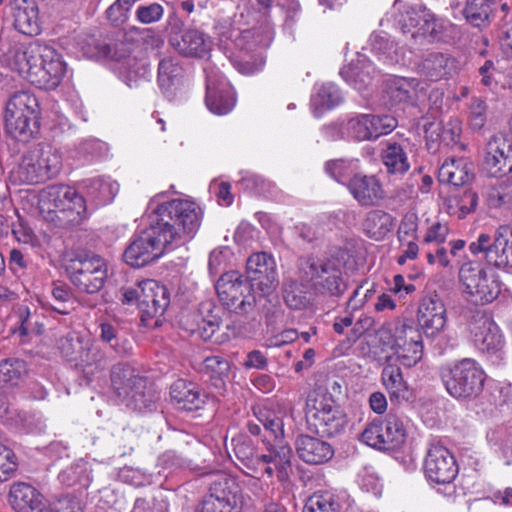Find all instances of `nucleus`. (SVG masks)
I'll list each match as a JSON object with an SVG mask.
<instances>
[{
  "instance_id": "obj_1",
  "label": "nucleus",
  "mask_w": 512,
  "mask_h": 512,
  "mask_svg": "<svg viewBox=\"0 0 512 512\" xmlns=\"http://www.w3.org/2000/svg\"><path fill=\"white\" fill-rule=\"evenodd\" d=\"M150 219L149 226L132 237L123 253L131 267H144L191 240L201 225L202 211L195 202L173 199L159 204Z\"/></svg>"
},
{
  "instance_id": "obj_2",
  "label": "nucleus",
  "mask_w": 512,
  "mask_h": 512,
  "mask_svg": "<svg viewBox=\"0 0 512 512\" xmlns=\"http://www.w3.org/2000/svg\"><path fill=\"white\" fill-rule=\"evenodd\" d=\"M253 436L261 437L268 453L258 454L252 440L244 434L232 438L236 464L245 474L252 475L264 463H274L276 468L286 470L291 466L293 451L285 435L284 419L273 412L260 413L256 421L247 423Z\"/></svg>"
},
{
  "instance_id": "obj_3",
  "label": "nucleus",
  "mask_w": 512,
  "mask_h": 512,
  "mask_svg": "<svg viewBox=\"0 0 512 512\" xmlns=\"http://www.w3.org/2000/svg\"><path fill=\"white\" fill-rule=\"evenodd\" d=\"M0 53L12 58L19 74L40 89H55L66 71L61 55L37 41L17 43L9 34L0 35Z\"/></svg>"
},
{
  "instance_id": "obj_4",
  "label": "nucleus",
  "mask_w": 512,
  "mask_h": 512,
  "mask_svg": "<svg viewBox=\"0 0 512 512\" xmlns=\"http://www.w3.org/2000/svg\"><path fill=\"white\" fill-rule=\"evenodd\" d=\"M6 131L17 141L27 143L40 130V106L35 95L17 91L8 100L5 109Z\"/></svg>"
},
{
  "instance_id": "obj_5",
  "label": "nucleus",
  "mask_w": 512,
  "mask_h": 512,
  "mask_svg": "<svg viewBox=\"0 0 512 512\" xmlns=\"http://www.w3.org/2000/svg\"><path fill=\"white\" fill-rule=\"evenodd\" d=\"M111 386L118 399L134 410L152 411L158 395L147 387L146 378L140 376L127 363L115 364L111 369Z\"/></svg>"
},
{
  "instance_id": "obj_6",
  "label": "nucleus",
  "mask_w": 512,
  "mask_h": 512,
  "mask_svg": "<svg viewBox=\"0 0 512 512\" xmlns=\"http://www.w3.org/2000/svg\"><path fill=\"white\" fill-rule=\"evenodd\" d=\"M381 25L401 32H443L450 23L422 3L407 4L395 0L391 12L381 20Z\"/></svg>"
},
{
  "instance_id": "obj_7",
  "label": "nucleus",
  "mask_w": 512,
  "mask_h": 512,
  "mask_svg": "<svg viewBox=\"0 0 512 512\" xmlns=\"http://www.w3.org/2000/svg\"><path fill=\"white\" fill-rule=\"evenodd\" d=\"M297 266L318 295L339 298L348 288L340 261L336 258H318L312 255L300 257Z\"/></svg>"
},
{
  "instance_id": "obj_8",
  "label": "nucleus",
  "mask_w": 512,
  "mask_h": 512,
  "mask_svg": "<svg viewBox=\"0 0 512 512\" xmlns=\"http://www.w3.org/2000/svg\"><path fill=\"white\" fill-rule=\"evenodd\" d=\"M305 417L309 428L321 437L339 435L348 424L343 408L335 402L331 394L321 390L309 393Z\"/></svg>"
},
{
  "instance_id": "obj_9",
  "label": "nucleus",
  "mask_w": 512,
  "mask_h": 512,
  "mask_svg": "<svg viewBox=\"0 0 512 512\" xmlns=\"http://www.w3.org/2000/svg\"><path fill=\"white\" fill-rule=\"evenodd\" d=\"M62 166L61 152L50 144L39 143L22 156L13 175L21 183L39 184L55 178Z\"/></svg>"
},
{
  "instance_id": "obj_10",
  "label": "nucleus",
  "mask_w": 512,
  "mask_h": 512,
  "mask_svg": "<svg viewBox=\"0 0 512 512\" xmlns=\"http://www.w3.org/2000/svg\"><path fill=\"white\" fill-rule=\"evenodd\" d=\"M440 377L446 391L455 399L471 400L480 395L485 372L472 358H463L441 367Z\"/></svg>"
},
{
  "instance_id": "obj_11",
  "label": "nucleus",
  "mask_w": 512,
  "mask_h": 512,
  "mask_svg": "<svg viewBox=\"0 0 512 512\" xmlns=\"http://www.w3.org/2000/svg\"><path fill=\"white\" fill-rule=\"evenodd\" d=\"M71 283L81 292L98 293L104 286L108 269L106 261L90 251H77L65 263Z\"/></svg>"
},
{
  "instance_id": "obj_12",
  "label": "nucleus",
  "mask_w": 512,
  "mask_h": 512,
  "mask_svg": "<svg viewBox=\"0 0 512 512\" xmlns=\"http://www.w3.org/2000/svg\"><path fill=\"white\" fill-rule=\"evenodd\" d=\"M465 299L475 305L493 302L501 292V281L494 273L488 274L479 262L464 263L459 270Z\"/></svg>"
},
{
  "instance_id": "obj_13",
  "label": "nucleus",
  "mask_w": 512,
  "mask_h": 512,
  "mask_svg": "<svg viewBox=\"0 0 512 512\" xmlns=\"http://www.w3.org/2000/svg\"><path fill=\"white\" fill-rule=\"evenodd\" d=\"M215 288L222 304L239 315L250 314L257 302L266 301L263 295L256 297L252 284L243 280L237 271L221 275Z\"/></svg>"
},
{
  "instance_id": "obj_14",
  "label": "nucleus",
  "mask_w": 512,
  "mask_h": 512,
  "mask_svg": "<svg viewBox=\"0 0 512 512\" xmlns=\"http://www.w3.org/2000/svg\"><path fill=\"white\" fill-rule=\"evenodd\" d=\"M469 250L473 255L483 254L489 265L512 268V230L507 226H500L493 235L480 233L470 243Z\"/></svg>"
},
{
  "instance_id": "obj_15",
  "label": "nucleus",
  "mask_w": 512,
  "mask_h": 512,
  "mask_svg": "<svg viewBox=\"0 0 512 512\" xmlns=\"http://www.w3.org/2000/svg\"><path fill=\"white\" fill-rule=\"evenodd\" d=\"M480 171L489 178L512 173V139L501 133L491 136L483 149Z\"/></svg>"
},
{
  "instance_id": "obj_16",
  "label": "nucleus",
  "mask_w": 512,
  "mask_h": 512,
  "mask_svg": "<svg viewBox=\"0 0 512 512\" xmlns=\"http://www.w3.org/2000/svg\"><path fill=\"white\" fill-rule=\"evenodd\" d=\"M131 43V39L111 40L108 35L103 34H80L77 39V45L83 56L89 59H109L116 62L126 57L130 51L127 45Z\"/></svg>"
},
{
  "instance_id": "obj_17",
  "label": "nucleus",
  "mask_w": 512,
  "mask_h": 512,
  "mask_svg": "<svg viewBox=\"0 0 512 512\" xmlns=\"http://www.w3.org/2000/svg\"><path fill=\"white\" fill-rule=\"evenodd\" d=\"M169 304L170 291L165 285L152 279L142 281L140 315L144 326H160V317L163 316Z\"/></svg>"
},
{
  "instance_id": "obj_18",
  "label": "nucleus",
  "mask_w": 512,
  "mask_h": 512,
  "mask_svg": "<svg viewBox=\"0 0 512 512\" xmlns=\"http://www.w3.org/2000/svg\"><path fill=\"white\" fill-rule=\"evenodd\" d=\"M459 468L454 455L444 446L431 445L424 460V474L430 483L450 485Z\"/></svg>"
},
{
  "instance_id": "obj_19",
  "label": "nucleus",
  "mask_w": 512,
  "mask_h": 512,
  "mask_svg": "<svg viewBox=\"0 0 512 512\" xmlns=\"http://www.w3.org/2000/svg\"><path fill=\"white\" fill-rule=\"evenodd\" d=\"M397 124L396 118L388 114H361L348 120L346 130L356 140L372 141L392 132Z\"/></svg>"
},
{
  "instance_id": "obj_20",
  "label": "nucleus",
  "mask_w": 512,
  "mask_h": 512,
  "mask_svg": "<svg viewBox=\"0 0 512 512\" xmlns=\"http://www.w3.org/2000/svg\"><path fill=\"white\" fill-rule=\"evenodd\" d=\"M205 72L207 108L217 115L229 113L235 105V96L231 85L217 69L207 67Z\"/></svg>"
},
{
  "instance_id": "obj_21",
  "label": "nucleus",
  "mask_w": 512,
  "mask_h": 512,
  "mask_svg": "<svg viewBox=\"0 0 512 512\" xmlns=\"http://www.w3.org/2000/svg\"><path fill=\"white\" fill-rule=\"evenodd\" d=\"M246 281L256 285L262 294H269L278 285L276 263L266 252L252 254L246 263Z\"/></svg>"
},
{
  "instance_id": "obj_22",
  "label": "nucleus",
  "mask_w": 512,
  "mask_h": 512,
  "mask_svg": "<svg viewBox=\"0 0 512 512\" xmlns=\"http://www.w3.org/2000/svg\"><path fill=\"white\" fill-rule=\"evenodd\" d=\"M417 320L427 337H435L444 330L447 323V311L437 293H429L421 299Z\"/></svg>"
},
{
  "instance_id": "obj_23",
  "label": "nucleus",
  "mask_w": 512,
  "mask_h": 512,
  "mask_svg": "<svg viewBox=\"0 0 512 512\" xmlns=\"http://www.w3.org/2000/svg\"><path fill=\"white\" fill-rule=\"evenodd\" d=\"M62 208L54 210V214L46 216V221L60 229H72L80 225L87 218L86 201L75 190L73 197L67 198Z\"/></svg>"
},
{
  "instance_id": "obj_24",
  "label": "nucleus",
  "mask_w": 512,
  "mask_h": 512,
  "mask_svg": "<svg viewBox=\"0 0 512 512\" xmlns=\"http://www.w3.org/2000/svg\"><path fill=\"white\" fill-rule=\"evenodd\" d=\"M416 71L421 77L436 82L452 77L457 72V62L448 54L429 53L417 63Z\"/></svg>"
},
{
  "instance_id": "obj_25",
  "label": "nucleus",
  "mask_w": 512,
  "mask_h": 512,
  "mask_svg": "<svg viewBox=\"0 0 512 512\" xmlns=\"http://www.w3.org/2000/svg\"><path fill=\"white\" fill-rule=\"evenodd\" d=\"M168 42L179 55L187 58L206 59L212 48L205 34H168Z\"/></svg>"
},
{
  "instance_id": "obj_26",
  "label": "nucleus",
  "mask_w": 512,
  "mask_h": 512,
  "mask_svg": "<svg viewBox=\"0 0 512 512\" xmlns=\"http://www.w3.org/2000/svg\"><path fill=\"white\" fill-rule=\"evenodd\" d=\"M348 189L361 206L377 205L385 196L380 181L374 175H354L348 182Z\"/></svg>"
},
{
  "instance_id": "obj_27",
  "label": "nucleus",
  "mask_w": 512,
  "mask_h": 512,
  "mask_svg": "<svg viewBox=\"0 0 512 512\" xmlns=\"http://www.w3.org/2000/svg\"><path fill=\"white\" fill-rule=\"evenodd\" d=\"M295 446L299 458L311 465L324 464L334 455V449L330 443L310 435H299Z\"/></svg>"
},
{
  "instance_id": "obj_28",
  "label": "nucleus",
  "mask_w": 512,
  "mask_h": 512,
  "mask_svg": "<svg viewBox=\"0 0 512 512\" xmlns=\"http://www.w3.org/2000/svg\"><path fill=\"white\" fill-rule=\"evenodd\" d=\"M381 382L392 404L401 405L413 401V390L404 380L401 368L397 364L389 363L383 367Z\"/></svg>"
},
{
  "instance_id": "obj_29",
  "label": "nucleus",
  "mask_w": 512,
  "mask_h": 512,
  "mask_svg": "<svg viewBox=\"0 0 512 512\" xmlns=\"http://www.w3.org/2000/svg\"><path fill=\"white\" fill-rule=\"evenodd\" d=\"M473 340L475 346L483 353L501 357L504 339L500 328L492 320L484 318L479 322L473 330Z\"/></svg>"
},
{
  "instance_id": "obj_30",
  "label": "nucleus",
  "mask_w": 512,
  "mask_h": 512,
  "mask_svg": "<svg viewBox=\"0 0 512 512\" xmlns=\"http://www.w3.org/2000/svg\"><path fill=\"white\" fill-rule=\"evenodd\" d=\"M199 312L201 314V339L213 344H222L228 341L229 337L225 333H219L222 324L223 309L215 305L212 301L200 303Z\"/></svg>"
},
{
  "instance_id": "obj_31",
  "label": "nucleus",
  "mask_w": 512,
  "mask_h": 512,
  "mask_svg": "<svg viewBox=\"0 0 512 512\" xmlns=\"http://www.w3.org/2000/svg\"><path fill=\"white\" fill-rule=\"evenodd\" d=\"M222 505L221 508L237 510L240 497V487L236 480L227 474H218L214 477L209 486V493L206 495Z\"/></svg>"
},
{
  "instance_id": "obj_32",
  "label": "nucleus",
  "mask_w": 512,
  "mask_h": 512,
  "mask_svg": "<svg viewBox=\"0 0 512 512\" xmlns=\"http://www.w3.org/2000/svg\"><path fill=\"white\" fill-rule=\"evenodd\" d=\"M170 397L178 409L186 411L198 410L205 403L198 385L185 379H178L171 385Z\"/></svg>"
},
{
  "instance_id": "obj_33",
  "label": "nucleus",
  "mask_w": 512,
  "mask_h": 512,
  "mask_svg": "<svg viewBox=\"0 0 512 512\" xmlns=\"http://www.w3.org/2000/svg\"><path fill=\"white\" fill-rule=\"evenodd\" d=\"M7 500L15 512H33L41 504L40 493L25 482L13 483L10 486Z\"/></svg>"
},
{
  "instance_id": "obj_34",
  "label": "nucleus",
  "mask_w": 512,
  "mask_h": 512,
  "mask_svg": "<svg viewBox=\"0 0 512 512\" xmlns=\"http://www.w3.org/2000/svg\"><path fill=\"white\" fill-rule=\"evenodd\" d=\"M74 195L75 189L70 186L64 184L47 186L42 190L39 199V209L43 218L46 220V216L54 214V210L62 208L63 202Z\"/></svg>"
},
{
  "instance_id": "obj_35",
  "label": "nucleus",
  "mask_w": 512,
  "mask_h": 512,
  "mask_svg": "<svg viewBox=\"0 0 512 512\" xmlns=\"http://www.w3.org/2000/svg\"><path fill=\"white\" fill-rule=\"evenodd\" d=\"M474 178L471 163L463 159L445 162L439 169V181L454 186H464Z\"/></svg>"
},
{
  "instance_id": "obj_36",
  "label": "nucleus",
  "mask_w": 512,
  "mask_h": 512,
  "mask_svg": "<svg viewBox=\"0 0 512 512\" xmlns=\"http://www.w3.org/2000/svg\"><path fill=\"white\" fill-rule=\"evenodd\" d=\"M184 75V69L179 61L168 57L160 60L158 64V84L161 90L169 94L180 85Z\"/></svg>"
},
{
  "instance_id": "obj_37",
  "label": "nucleus",
  "mask_w": 512,
  "mask_h": 512,
  "mask_svg": "<svg viewBox=\"0 0 512 512\" xmlns=\"http://www.w3.org/2000/svg\"><path fill=\"white\" fill-rule=\"evenodd\" d=\"M282 296L285 304L292 310H303L311 304L306 285L293 278L283 281Z\"/></svg>"
},
{
  "instance_id": "obj_38",
  "label": "nucleus",
  "mask_w": 512,
  "mask_h": 512,
  "mask_svg": "<svg viewBox=\"0 0 512 512\" xmlns=\"http://www.w3.org/2000/svg\"><path fill=\"white\" fill-rule=\"evenodd\" d=\"M381 159L389 174L403 175L410 168L407 153L396 142L387 143L381 152Z\"/></svg>"
},
{
  "instance_id": "obj_39",
  "label": "nucleus",
  "mask_w": 512,
  "mask_h": 512,
  "mask_svg": "<svg viewBox=\"0 0 512 512\" xmlns=\"http://www.w3.org/2000/svg\"><path fill=\"white\" fill-rule=\"evenodd\" d=\"M394 226V218L382 210H372L367 213L363 222V229L366 234L374 239H383Z\"/></svg>"
},
{
  "instance_id": "obj_40",
  "label": "nucleus",
  "mask_w": 512,
  "mask_h": 512,
  "mask_svg": "<svg viewBox=\"0 0 512 512\" xmlns=\"http://www.w3.org/2000/svg\"><path fill=\"white\" fill-rule=\"evenodd\" d=\"M122 40L131 39L132 43L128 44L127 47L130 51L126 56L131 55L137 59H141L146 55L149 50L159 48L163 43L164 39L161 34H118Z\"/></svg>"
},
{
  "instance_id": "obj_41",
  "label": "nucleus",
  "mask_w": 512,
  "mask_h": 512,
  "mask_svg": "<svg viewBox=\"0 0 512 512\" xmlns=\"http://www.w3.org/2000/svg\"><path fill=\"white\" fill-rule=\"evenodd\" d=\"M342 101L341 93L338 87L333 83H324L320 86L317 93L311 98V105L314 108L316 116L323 111L334 108Z\"/></svg>"
},
{
  "instance_id": "obj_42",
  "label": "nucleus",
  "mask_w": 512,
  "mask_h": 512,
  "mask_svg": "<svg viewBox=\"0 0 512 512\" xmlns=\"http://www.w3.org/2000/svg\"><path fill=\"white\" fill-rule=\"evenodd\" d=\"M386 435V420L377 417L366 425L360 435V440L372 448L381 451H390L391 448H388L386 444Z\"/></svg>"
},
{
  "instance_id": "obj_43",
  "label": "nucleus",
  "mask_w": 512,
  "mask_h": 512,
  "mask_svg": "<svg viewBox=\"0 0 512 512\" xmlns=\"http://www.w3.org/2000/svg\"><path fill=\"white\" fill-rule=\"evenodd\" d=\"M418 84L416 79L398 78L388 82L383 91V97L386 104L391 106L407 102L411 99L409 88Z\"/></svg>"
},
{
  "instance_id": "obj_44",
  "label": "nucleus",
  "mask_w": 512,
  "mask_h": 512,
  "mask_svg": "<svg viewBox=\"0 0 512 512\" xmlns=\"http://www.w3.org/2000/svg\"><path fill=\"white\" fill-rule=\"evenodd\" d=\"M27 373V364L18 358H7L0 361V385L17 386Z\"/></svg>"
},
{
  "instance_id": "obj_45",
  "label": "nucleus",
  "mask_w": 512,
  "mask_h": 512,
  "mask_svg": "<svg viewBox=\"0 0 512 512\" xmlns=\"http://www.w3.org/2000/svg\"><path fill=\"white\" fill-rule=\"evenodd\" d=\"M372 49L384 56L391 64H398L404 60V49L386 35L375 34L371 41Z\"/></svg>"
},
{
  "instance_id": "obj_46",
  "label": "nucleus",
  "mask_w": 512,
  "mask_h": 512,
  "mask_svg": "<svg viewBox=\"0 0 512 512\" xmlns=\"http://www.w3.org/2000/svg\"><path fill=\"white\" fill-rule=\"evenodd\" d=\"M202 371L216 387H219L229 375L230 363L221 355L209 356L203 361Z\"/></svg>"
},
{
  "instance_id": "obj_47",
  "label": "nucleus",
  "mask_w": 512,
  "mask_h": 512,
  "mask_svg": "<svg viewBox=\"0 0 512 512\" xmlns=\"http://www.w3.org/2000/svg\"><path fill=\"white\" fill-rule=\"evenodd\" d=\"M390 324L392 325L396 348L422 341L420 332L409 321L396 320Z\"/></svg>"
},
{
  "instance_id": "obj_48",
  "label": "nucleus",
  "mask_w": 512,
  "mask_h": 512,
  "mask_svg": "<svg viewBox=\"0 0 512 512\" xmlns=\"http://www.w3.org/2000/svg\"><path fill=\"white\" fill-rule=\"evenodd\" d=\"M466 19L475 27H482L491 13L490 0H467L465 7Z\"/></svg>"
},
{
  "instance_id": "obj_49",
  "label": "nucleus",
  "mask_w": 512,
  "mask_h": 512,
  "mask_svg": "<svg viewBox=\"0 0 512 512\" xmlns=\"http://www.w3.org/2000/svg\"><path fill=\"white\" fill-rule=\"evenodd\" d=\"M89 195L93 196L100 204L111 202L118 192V185L104 178H95L87 185Z\"/></svg>"
},
{
  "instance_id": "obj_50",
  "label": "nucleus",
  "mask_w": 512,
  "mask_h": 512,
  "mask_svg": "<svg viewBox=\"0 0 512 512\" xmlns=\"http://www.w3.org/2000/svg\"><path fill=\"white\" fill-rule=\"evenodd\" d=\"M139 59L128 55L120 61L119 76L129 86L137 84L138 80L144 75L145 67L140 65Z\"/></svg>"
},
{
  "instance_id": "obj_51",
  "label": "nucleus",
  "mask_w": 512,
  "mask_h": 512,
  "mask_svg": "<svg viewBox=\"0 0 512 512\" xmlns=\"http://www.w3.org/2000/svg\"><path fill=\"white\" fill-rule=\"evenodd\" d=\"M386 444L391 450L399 449L405 442L406 430L403 422L395 415L389 414L386 418Z\"/></svg>"
},
{
  "instance_id": "obj_52",
  "label": "nucleus",
  "mask_w": 512,
  "mask_h": 512,
  "mask_svg": "<svg viewBox=\"0 0 512 512\" xmlns=\"http://www.w3.org/2000/svg\"><path fill=\"white\" fill-rule=\"evenodd\" d=\"M302 512H339V504L329 493H315L307 499Z\"/></svg>"
},
{
  "instance_id": "obj_53",
  "label": "nucleus",
  "mask_w": 512,
  "mask_h": 512,
  "mask_svg": "<svg viewBox=\"0 0 512 512\" xmlns=\"http://www.w3.org/2000/svg\"><path fill=\"white\" fill-rule=\"evenodd\" d=\"M77 363L84 367L95 366L96 369H101L106 363L104 352L98 344L86 340Z\"/></svg>"
},
{
  "instance_id": "obj_54",
  "label": "nucleus",
  "mask_w": 512,
  "mask_h": 512,
  "mask_svg": "<svg viewBox=\"0 0 512 512\" xmlns=\"http://www.w3.org/2000/svg\"><path fill=\"white\" fill-rule=\"evenodd\" d=\"M85 341L76 333H68L66 336L60 338L58 347L69 361L79 359L80 351L84 348Z\"/></svg>"
},
{
  "instance_id": "obj_55",
  "label": "nucleus",
  "mask_w": 512,
  "mask_h": 512,
  "mask_svg": "<svg viewBox=\"0 0 512 512\" xmlns=\"http://www.w3.org/2000/svg\"><path fill=\"white\" fill-rule=\"evenodd\" d=\"M394 354L397 356V360L400 362L401 365L405 367H413L422 358L423 343L422 341H420L401 348H396Z\"/></svg>"
},
{
  "instance_id": "obj_56",
  "label": "nucleus",
  "mask_w": 512,
  "mask_h": 512,
  "mask_svg": "<svg viewBox=\"0 0 512 512\" xmlns=\"http://www.w3.org/2000/svg\"><path fill=\"white\" fill-rule=\"evenodd\" d=\"M487 120V104L485 101L474 98L470 105L469 126L473 131H480Z\"/></svg>"
},
{
  "instance_id": "obj_57",
  "label": "nucleus",
  "mask_w": 512,
  "mask_h": 512,
  "mask_svg": "<svg viewBox=\"0 0 512 512\" xmlns=\"http://www.w3.org/2000/svg\"><path fill=\"white\" fill-rule=\"evenodd\" d=\"M199 308L197 310H184L179 316V325L191 335L201 338L202 323Z\"/></svg>"
},
{
  "instance_id": "obj_58",
  "label": "nucleus",
  "mask_w": 512,
  "mask_h": 512,
  "mask_svg": "<svg viewBox=\"0 0 512 512\" xmlns=\"http://www.w3.org/2000/svg\"><path fill=\"white\" fill-rule=\"evenodd\" d=\"M16 469L14 452L0 443V482L8 480Z\"/></svg>"
},
{
  "instance_id": "obj_59",
  "label": "nucleus",
  "mask_w": 512,
  "mask_h": 512,
  "mask_svg": "<svg viewBox=\"0 0 512 512\" xmlns=\"http://www.w3.org/2000/svg\"><path fill=\"white\" fill-rule=\"evenodd\" d=\"M436 133L437 139L446 146L455 145L460 139L461 128L451 122L446 125L438 124L431 134ZM432 137V135H430Z\"/></svg>"
},
{
  "instance_id": "obj_60",
  "label": "nucleus",
  "mask_w": 512,
  "mask_h": 512,
  "mask_svg": "<svg viewBox=\"0 0 512 512\" xmlns=\"http://www.w3.org/2000/svg\"><path fill=\"white\" fill-rule=\"evenodd\" d=\"M487 203L491 208H509L512 206V194L502 187H493L488 191Z\"/></svg>"
},
{
  "instance_id": "obj_61",
  "label": "nucleus",
  "mask_w": 512,
  "mask_h": 512,
  "mask_svg": "<svg viewBox=\"0 0 512 512\" xmlns=\"http://www.w3.org/2000/svg\"><path fill=\"white\" fill-rule=\"evenodd\" d=\"M162 15L163 7L158 3L139 6L136 11L137 19L144 24L156 22Z\"/></svg>"
},
{
  "instance_id": "obj_62",
  "label": "nucleus",
  "mask_w": 512,
  "mask_h": 512,
  "mask_svg": "<svg viewBox=\"0 0 512 512\" xmlns=\"http://www.w3.org/2000/svg\"><path fill=\"white\" fill-rule=\"evenodd\" d=\"M32 13L30 15L26 9H16L13 15V26L17 32H27V30H32L34 25L36 26V14L33 11Z\"/></svg>"
},
{
  "instance_id": "obj_63",
  "label": "nucleus",
  "mask_w": 512,
  "mask_h": 512,
  "mask_svg": "<svg viewBox=\"0 0 512 512\" xmlns=\"http://www.w3.org/2000/svg\"><path fill=\"white\" fill-rule=\"evenodd\" d=\"M52 296L57 303L54 309L59 313H66V303L71 301L72 293L66 285H55L52 289Z\"/></svg>"
},
{
  "instance_id": "obj_64",
  "label": "nucleus",
  "mask_w": 512,
  "mask_h": 512,
  "mask_svg": "<svg viewBox=\"0 0 512 512\" xmlns=\"http://www.w3.org/2000/svg\"><path fill=\"white\" fill-rule=\"evenodd\" d=\"M477 204H478L477 193L472 190H465L458 202L459 210H460L459 218H463L467 214L475 211Z\"/></svg>"
}]
</instances>
